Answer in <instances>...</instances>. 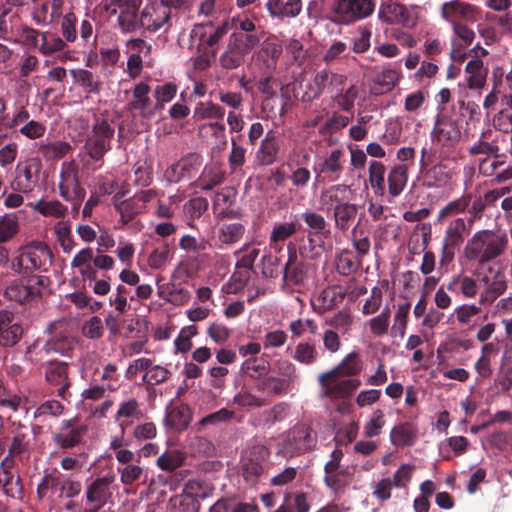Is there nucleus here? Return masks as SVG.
I'll use <instances>...</instances> for the list:
<instances>
[{
  "instance_id": "1",
  "label": "nucleus",
  "mask_w": 512,
  "mask_h": 512,
  "mask_svg": "<svg viewBox=\"0 0 512 512\" xmlns=\"http://www.w3.org/2000/svg\"><path fill=\"white\" fill-rule=\"evenodd\" d=\"M471 204V196L463 195L442 207L436 221L445 224L442 242L445 247H458L462 244L473 227V218L467 219L460 215L465 213Z\"/></svg>"
},
{
  "instance_id": "2",
  "label": "nucleus",
  "mask_w": 512,
  "mask_h": 512,
  "mask_svg": "<svg viewBox=\"0 0 512 512\" xmlns=\"http://www.w3.org/2000/svg\"><path fill=\"white\" fill-rule=\"evenodd\" d=\"M508 246V237L504 233L482 229L476 231L466 242L464 256L484 265L504 254Z\"/></svg>"
},
{
  "instance_id": "3",
  "label": "nucleus",
  "mask_w": 512,
  "mask_h": 512,
  "mask_svg": "<svg viewBox=\"0 0 512 512\" xmlns=\"http://www.w3.org/2000/svg\"><path fill=\"white\" fill-rule=\"evenodd\" d=\"M258 34L232 33L226 50L220 56V63L225 69H235L245 62L248 54L259 44Z\"/></svg>"
},
{
  "instance_id": "4",
  "label": "nucleus",
  "mask_w": 512,
  "mask_h": 512,
  "mask_svg": "<svg viewBox=\"0 0 512 512\" xmlns=\"http://www.w3.org/2000/svg\"><path fill=\"white\" fill-rule=\"evenodd\" d=\"M374 0H335L332 8L333 21L351 24L372 15Z\"/></svg>"
},
{
  "instance_id": "5",
  "label": "nucleus",
  "mask_w": 512,
  "mask_h": 512,
  "mask_svg": "<svg viewBox=\"0 0 512 512\" xmlns=\"http://www.w3.org/2000/svg\"><path fill=\"white\" fill-rule=\"evenodd\" d=\"M441 19L449 25L458 23L473 24L481 17V9L470 2L463 0H449L441 4Z\"/></svg>"
},
{
  "instance_id": "6",
  "label": "nucleus",
  "mask_w": 512,
  "mask_h": 512,
  "mask_svg": "<svg viewBox=\"0 0 512 512\" xmlns=\"http://www.w3.org/2000/svg\"><path fill=\"white\" fill-rule=\"evenodd\" d=\"M142 0H110L106 9L118 14L117 23L122 33H133L140 29V6Z\"/></svg>"
},
{
  "instance_id": "7",
  "label": "nucleus",
  "mask_w": 512,
  "mask_h": 512,
  "mask_svg": "<svg viewBox=\"0 0 512 512\" xmlns=\"http://www.w3.org/2000/svg\"><path fill=\"white\" fill-rule=\"evenodd\" d=\"M321 393L331 399L349 397L361 382L358 379L347 378L334 370L319 375Z\"/></svg>"
},
{
  "instance_id": "8",
  "label": "nucleus",
  "mask_w": 512,
  "mask_h": 512,
  "mask_svg": "<svg viewBox=\"0 0 512 512\" xmlns=\"http://www.w3.org/2000/svg\"><path fill=\"white\" fill-rule=\"evenodd\" d=\"M316 445V436L306 424L294 426L280 445L279 452L285 457L311 450Z\"/></svg>"
},
{
  "instance_id": "9",
  "label": "nucleus",
  "mask_w": 512,
  "mask_h": 512,
  "mask_svg": "<svg viewBox=\"0 0 512 512\" xmlns=\"http://www.w3.org/2000/svg\"><path fill=\"white\" fill-rule=\"evenodd\" d=\"M480 281L484 287L479 298L481 304H492L508 286L504 268L496 264L484 270Z\"/></svg>"
},
{
  "instance_id": "10",
  "label": "nucleus",
  "mask_w": 512,
  "mask_h": 512,
  "mask_svg": "<svg viewBox=\"0 0 512 512\" xmlns=\"http://www.w3.org/2000/svg\"><path fill=\"white\" fill-rule=\"evenodd\" d=\"M114 129L106 121L94 125L92 134L86 142V149L91 158L99 160L110 149Z\"/></svg>"
},
{
  "instance_id": "11",
  "label": "nucleus",
  "mask_w": 512,
  "mask_h": 512,
  "mask_svg": "<svg viewBox=\"0 0 512 512\" xmlns=\"http://www.w3.org/2000/svg\"><path fill=\"white\" fill-rule=\"evenodd\" d=\"M302 219L307 225V239L312 248L324 246L325 240L330 237L331 231L325 218L316 212L305 211Z\"/></svg>"
},
{
  "instance_id": "12",
  "label": "nucleus",
  "mask_w": 512,
  "mask_h": 512,
  "mask_svg": "<svg viewBox=\"0 0 512 512\" xmlns=\"http://www.w3.org/2000/svg\"><path fill=\"white\" fill-rule=\"evenodd\" d=\"M49 338L44 345L46 353L67 355L74 346V340L69 336L63 322H55L48 327Z\"/></svg>"
},
{
  "instance_id": "13",
  "label": "nucleus",
  "mask_w": 512,
  "mask_h": 512,
  "mask_svg": "<svg viewBox=\"0 0 512 512\" xmlns=\"http://www.w3.org/2000/svg\"><path fill=\"white\" fill-rule=\"evenodd\" d=\"M58 187L59 194L65 201L83 200L85 197V190L80 186L71 163H63Z\"/></svg>"
},
{
  "instance_id": "14",
  "label": "nucleus",
  "mask_w": 512,
  "mask_h": 512,
  "mask_svg": "<svg viewBox=\"0 0 512 512\" xmlns=\"http://www.w3.org/2000/svg\"><path fill=\"white\" fill-rule=\"evenodd\" d=\"M201 166V158L197 154H189L173 163L165 171V178L171 183H177L196 174Z\"/></svg>"
},
{
  "instance_id": "15",
  "label": "nucleus",
  "mask_w": 512,
  "mask_h": 512,
  "mask_svg": "<svg viewBox=\"0 0 512 512\" xmlns=\"http://www.w3.org/2000/svg\"><path fill=\"white\" fill-rule=\"evenodd\" d=\"M115 481L113 474H107L96 478L86 487L87 502L104 506L107 501L112 497V485Z\"/></svg>"
},
{
  "instance_id": "16",
  "label": "nucleus",
  "mask_w": 512,
  "mask_h": 512,
  "mask_svg": "<svg viewBox=\"0 0 512 512\" xmlns=\"http://www.w3.org/2000/svg\"><path fill=\"white\" fill-rule=\"evenodd\" d=\"M50 251L46 246L35 249H22L14 259L13 266L20 271H32L42 268L46 259L50 258Z\"/></svg>"
},
{
  "instance_id": "17",
  "label": "nucleus",
  "mask_w": 512,
  "mask_h": 512,
  "mask_svg": "<svg viewBox=\"0 0 512 512\" xmlns=\"http://www.w3.org/2000/svg\"><path fill=\"white\" fill-rule=\"evenodd\" d=\"M170 16V9L165 5H146L140 12V28L156 32L168 22Z\"/></svg>"
},
{
  "instance_id": "18",
  "label": "nucleus",
  "mask_w": 512,
  "mask_h": 512,
  "mask_svg": "<svg viewBox=\"0 0 512 512\" xmlns=\"http://www.w3.org/2000/svg\"><path fill=\"white\" fill-rule=\"evenodd\" d=\"M149 94L150 86L145 82H139L135 85L132 91V99L129 102V108L138 111L144 119L153 117L156 111Z\"/></svg>"
},
{
  "instance_id": "19",
  "label": "nucleus",
  "mask_w": 512,
  "mask_h": 512,
  "mask_svg": "<svg viewBox=\"0 0 512 512\" xmlns=\"http://www.w3.org/2000/svg\"><path fill=\"white\" fill-rule=\"evenodd\" d=\"M23 334L22 326L14 321L9 311L0 312V346L12 347L17 344Z\"/></svg>"
},
{
  "instance_id": "20",
  "label": "nucleus",
  "mask_w": 512,
  "mask_h": 512,
  "mask_svg": "<svg viewBox=\"0 0 512 512\" xmlns=\"http://www.w3.org/2000/svg\"><path fill=\"white\" fill-rule=\"evenodd\" d=\"M85 432L86 428L76 420H65L60 431L54 435V441L62 448H72L81 442Z\"/></svg>"
},
{
  "instance_id": "21",
  "label": "nucleus",
  "mask_w": 512,
  "mask_h": 512,
  "mask_svg": "<svg viewBox=\"0 0 512 512\" xmlns=\"http://www.w3.org/2000/svg\"><path fill=\"white\" fill-rule=\"evenodd\" d=\"M70 266L83 280L96 281L97 270H95L94 251L91 247H84L73 257Z\"/></svg>"
},
{
  "instance_id": "22",
  "label": "nucleus",
  "mask_w": 512,
  "mask_h": 512,
  "mask_svg": "<svg viewBox=\"0 0 512 512\" xmlns=\"http://www.w3.org/2000/svg\"><path fill=\"white\" fill-rule=\"evenodd\" d=\"M282 50L281 44L274 40L267 39L262 43L261 48L254 53L253 60L260 68L273 70L282 54Z\"/></svg>"
},
{
  "instance_id": "23",
  "label": "nucleus",
  "mask_w": 512,
  "mask_h": 512,
  "mask_svg": "<svg viewBox=\"0 0 512 512\" xmlns=\"http://www.w3.org/2000/svg\"><path fill=\"white\" fill-rule=\"evenodd\" d=\"M66 42L52 32H43L38 51L44 56L58 55L59 60L70 59L69 52H65Z\"/></svg>"
},
{
  "instance_id": "24",
  "label": "nucleus",
  "mask_w": 512,
  "mask_h": 512,
  "mask_svg": "<svg viewBox=\"0 0 512 512\" xmlns=\"http://www.w3.org/2000/svg\"><path fill=\"white\" fill-rule=\"evenodd\" d=\"M228 32V23L213 28L211 24L195 25L191 31L192 38H199L201 42H205L208 46L216 45L224 35Z\"/></svg>"
},
{
  "instance_id": "25",
  "label": "nucleus",
  "mask_w": 512,
  "mask_h": 512,
  "mask_svg": "<svg viewBox=\"0 0 512 512\" xmlns=\"http://www.w3.org/2000/svg\"><path fill=\"white\" fill-rule=\"evenodd\" d=\"M401 79V72L392 65L383 67L380 73L374 79L375 94H384L390 92L398 84Z\"/></svg>"
},
{
  "instance_id": "26",
  "label": "nucleus",
  "mask_w": 512,
  "mask_h": 512,
  "mask_svg": "<svg viewBox=\"0 0 512 512\" xmlns=\"http://www.w3.org/2000/svg\"><path fill=\"white\" fill-rule=\"evenodd\" d=\"M467 86L470 89H481L485 86L488 68L481 59L470 60L465 67Z\"/></svg>"
},
{
  "instance_id": "27",
  "label": "nucleus",
  "mask_w": 512,
  "mask_h": 512,
  "mask_svg": "<svg viewBox=\"0 0 512 512\" xmlns=\"http://www.w3.org/2000/svg\"><path fill=\"white\" fill-rule=\"evenodd\" d=\"M267 9L272 17L294 18L302 11V1L286 0V2H280L279 0H270L267 3Z\"/></svg>"
},
{
  "instance_id": "28",
  "label": "nucleus",
  "mask_w": 512,
  "mask_h": 512,
  "mask_svg": "<svg viewBox=\"0 0 512 512\" xmlns=\"http://www.w3.org/2000/svg\"><path fill=\"white\" fill-rule=\"evenodd\" d=\"M29 207L37 211L44 217H53L60 220H64V218L68 214V208L64 204H62L59 200H45L40 199L36 202L29 203Z\"/></svg>"
},
{
  "instance_id": "29",
  "label": "nucleus",
  "mask_w": 512,
  "mask_h": 512,
  "mask_svg": "<svg viewBox=\"0 0 512 512\" xmlns=\"http://www.w3.org/2000/svg\"><path fill=\"white\" fill-rule=\"evenodd\" d=\"M344 152L341 149L331 151L319 166V173L332 176L337 180L344 168Z\"/></svg>"
},
{
  "instance_id": "30",
  "label": "nucleus",
  "mask_w": 512,
  "mask_h": 512,
  "mask_svg": "<svg viewBox=\"0 0 512 512\" xmlns=\"http://www.w3.org/2000/svg\"><path fill=\"white\" fill-rule=\"evenodd\" d=\"M52 232L64 253L68 254L74 249L75 241L70 220L57 221L52 227Z\"/></svg>"
},
{
  "instance_id": "31",
  "label": "nucleus",
  "mask_w": 512,
  "mask_h": 512,
  "mask_svg": "<svg viewBox=\"0 0 512 512\" xmlns=\"http://www.w3.org/2000/svg\"><path fill=\"white\" fill-rule=\"evenodd\" d=\"M46 380L53 385L60 386L58 393L64 397V393L69 386L67 382V365L63 362L50 363L45 372Z\"/></svg>"
},
{
  "instance_id": "32",
  "label": "nucleus",
  "mask_w": 512,
  "mask_h": 512,
  "mask_svg": "<svg viewBox=\"0 0 512 512\" xmlns=\"http://www.w3.org/2000/svg\"><path fill=\"white\" fill-rule=\"evenodd\" d=\"M388 189L392 197L399 196L408 181V166L406 164H400L394 166L388 174Z\"/></svg>"
},
{
  "instance_id": "33",
  "label": "nucleus",
  "mask_w": 512,
  "mask_h": 512,
  "mask_svg": "<svg viewBox=\"0 0 512 512\" xmlns=\"http://www.w3.org/2000/svg\"><path fill=\"white\" fill-rule=\"evenodd\" d=\"M350 188L344 184H336L323 190L320 195V202L324 206L349 203Z\"/></svg>"
},
{
  "instance_id": "34",
  "label": "nucleus",
  "mask_w": 512,
  "mask_h": 512,
  "mask_svg": "<svg viewBox=\"0 0 512 512\" xmlns=\"http://www.w3.org/2000/svg\"><path fill=\"white\" fill-rule=\"evenodd\" d=\"M191 411L188 406L172 407L166 414L165 424L170 428L181 431L188 427L191 421Z\"/></svg>"
},
{
  "instance_id": "35",
  "label": "nucleus",
  "mask_w": 512,
  "mask_h": 512,
  "mask_svg": "<svg viewBox=\"0 0 512 512\" xmlns=\"http://www.w3.org/2000/svg\"><path fill=\"white\" fill-rule=\"evenodd\" d=\"M416 438L417 429L413 424L408 422L394 426L390 432V440L392 444L397 446L412 445Z\"/></svg>"
},
{
  "instance_id": "36",
  "label": "nucleus",
  "mask_w": 512,
  "mask_h": 512,
  "mask_svg": "<svg viewBox=\"0 0 512 512\" xmlns=\"http://www.w3.org/2000/svg\"><path fill=\"white\" fill-rule=\"evenodd\" d=\"M434 135L437 141L443 144H452L459 140L461 132L454 121L444 119L437 122L434 128Z\"/></svg>"
},
{
  "instance_id": "37",
  "label": "nucleus",
  "mask_w": 512,
  "mask_h": 512,
  "mask_svg": "<svg viewBox=\"0 0 512 512\" xmlns=\"http://www.w3.org/2000/svg\"><path fill=\"white\" fill-rule=\"evenodd\" d=\"M357 215V207L351 203L338 204L334 208V222L336 229L347 231Z\"/></svg>"
},
{
  "instance_id": "38",
  "label": "nucleus",
  "mask_w": 512,
  "mask_h": 512,
  "mask_svg": "<svg viewBox=\"0 0 512 512\" xmlns=\"http://www.w3.org/2000/svg\"><path fill=\"white\" fill-rule=\"evenodd\" d=\"M38 182V165L30 161L19 168L17 185L22 192H29Z\"/></svg>"
},
{
  "instance_id": "39",
  "label": "nucleus",
  "mask_w": 512,
  "mask_h": 512,
  "mask_svg": "<svg viewBox=\"0 0 512 512\" xmlns=\"http://www.w3.org/2000/svg\"><path fill=\"white\" fill-rule=\"evenodd\" d=\"M385 173L386 167L382 162L374 160L369 163L368 180L376 195L383 196L385 193Z\"/></svg>"
},
{
  "instance_id": "40",
  "label": "nucleus",
  "mask_w": 512,
  "mask_h": 512,
  "mask_svg": "<svg viewBox=\"0 0 512 512\" xmlns=\"http://www.w3.org/2000/svg\"><path fill=\"white\" fill-rule=\"evenodd\" d=\"M390 327V310L385 308L379 315L366 323V328L373 337H383L388 334Z\"/></svg>"
},
{
  "instance_id": "41",
  "label": "nucleus",
  "mask_w": 512,
  "mask_h": 512,
  "mask_svg": "<svg viewBox=\"0 0 512 512\" xmlns=\"http://www.w3.org/2000/svg\"><path fill=\"white\" fill-rule=\"evenodd\" d=\"M115 209L120 214V222L127 225L134 217L144 211L143 202L137 201L136 198L115 204Z\"/></svg>"
},
{
  "instance_id": "42",
  "label": "nucleus",
  "mask_w": 512,
  "mask_h": 512,
  "mask_svg": "<svg viewBox=\"0 0 512 512\" xmlns=\"http://www.w3.org/2000/svg\"><path fill=\"white\" fill-rule=\"evenodd\" d=\"M269 362L262 358H249L241 365V372L253 379H260L269 372Z\"/></svg>"
},
{
  "instance_id": "43",
  "label": "nucleus",
  "mask_w": 512,
  "mask_h": 512,
  "mask_svg": "<svg viewBox=\"0 0 512 512\" xmlns=\"http://www.w3.org/2000/svg\"><path fill=\"white\" fill-rule=\"evenodd\" d=\"M19 232V218L15 213L0 216V243L10 241Z\"/></svg>"
},
{
  "instance_id": "44",
  "label": "nucleus",
  "mask_w": 512,
  "mask_h": 512,
  "mask_svg": "<svg viewBox=\"0 0 512 512\" xmlns=\"http://www.w3.org/2000/svg\"><path fill=\"white\" fill-rule=\"evenodd\" d=\"M245 232V228L241 223L222 224L217 232L218 240L226 245L238 242Z\"/></svg>"
},
{
  "instance_id": "45",
  "label": "nucleus",
  "mask_w": 512,
  "mask_h": 512,
  "mask_svg": "<svg viewBox=\"0 0 512 512\" xmlns=\"http://www.w3.org/2000/svg\"><path fill=\"white\" fill-rule=\"evenodd\" d=\"M452 176V171L444 164H438L430 168L425 175V184L428 187L443 186Z\"/></svg>"
},
{
  "instance_id": "46",
  "label": "nucleus",
  "mask_w": 512,
  "mask_h": 512,
  "mask_svg": "<svg viewBox=\"0 0 512 512\" xmlns=\"http://www.w3.org/2000/svg\"><path fill=\"white\" fill-rule=\"evenodd\" d=\"M36 294L35 289L26 285L23 281H14L5 289V296L16 302H24Z\"/></svg>"
},
{
  "instance_id": "47",
  "label": "nucleus",
  "mask_w": 512,
  "mask_h": 512,
  "mask_svg": "<svg viewBox=\"0 0 512 512\" xmlns=\"http://www.w3.org/2000/svg\"><path fill=\"white\" fill-rule=\"evenodd\" d=\"M224 115V108L211 101L200 102L194 109V118L197 120L222 119Z\"/></svg>"
},
{
  "instance_id": "48",
  "label": "nucleus",
  "mask_w": 512,
  "mask_h": 512,
  "mask_svg": "<svg viewBox=\"0 0 512 512\" xmlns=\"http://www.w3.org/2000/svg\"><path fill=\"white\" fill-rule=\"evenodd\" d=\"M42 156L47 161L58 160L63 158L71 150L69 143L64 141H55L46 144H41L39 147Z\"/></svg>"
},
{
  "instance_id": "49",
  "label": "nucleus",
  "mask_w": 512,
  "mask_h": 512,
  "mask_svg": "<svg viewBox=\"0 0 512 512\" xmlns=\"http://www.w3.org/2000/svg\"><path fill=\"white\" fill-rule=\"evenodd\" d=\"M386 424L385 414L381 409H375L363 426V433L367 438H373L381 434Z\"/></svg>"
},
{
  "instance_id": "50",
  "label": "nucleus",
  "mask_w": 512,
  "mask_h": 512,
  "mask_svg": "<svg viewBox=\"0 0 512 512\" xmlns=\"http://www.w3.org/2000/svg\"><path fill=\"white\" fill-rule=\"evenodd\" d=\"M298 229V224L294 221L292 222H276L273 225L271 234H270V243L278 244L282 243L291 236H293Z\"/></svg>"
},
{
  "instance_id": "51",
  "label": "nucleus",
  "mask_w": 512,
  "mask_h": 512,
  "mask_svg": "<svg viewBox=\"0 0 512 512\" xmlns=\"http://www.w3.org/2000/svg\"><path fill=\"white\" fill-rule=\"evenodd\" d=\"M361 369L362 366L358 359V353L351 352L333 370L348 378L349 376L359 374Z\"/></svg>"
},
{
  "instance_id": "52",
  "label": "nucleus",
  "mask_w": 512,
  "mask_h": 512,
  "mask_svg": "<svg viewBox=\"0 0 512 512\" xmlns=\"http://www.w3.org/2000/svg\"><path fill=\"white\" fill-rule=\"evenodd\" d=\"M410 308V303L399 304L394 314L391 331L393 334L399 335L401 338H403L406 333Z\"/></svg>"
},
{
  "instance_id": "53",
  "label": "nucleus",
  "mask_w": 512,
  "mask_h": 512,
  "mask_svg": "<svg viewBox=\"0 0 512 512\" xmlns=\"http://www.w3.org/2000/svg\"><path fill=\"white\" fill-rule=\"evenodd\" d=\"M71 75L74 82L84 87L88 92H98L100 90V82L91 71L73 69Z\"/></svg>"
},
{
  "instance_id": "54",
  "label": "nucleus",
  "mask_w": 512,
  "mask_h": 512,
  "mask_svg": "<svg viewBox=\"0 0 512 512\" xmlns=\"http://www.w3.org/2000/svg\"><path fill=\"white\" fill-rule=\"evenodd\" d=\"M172 259V253L169 245L159 246L149 254L147 262L151 269H163Z\"/></svg>"
},
{
  "instance_id": "55",
  "label": "nucleus",
  "mask_w": 512,
  "mask_h": 512,
  "mask_svg": "<svg viewBox=\"0 0 512 512\" xmlns=\"http://www.w3.org/2000/svg\"><path fill=\"white\" fill-rule=\"evenodd\" d=\"M177 90V85L172 82H167L163 85H158L154 90L156 110L163 109L166 103L171 102L173 98L176 96Z\"/></svg>"
},
{
  "instance_id": "56",
  "label": "nucleus",
  "mask_w": 512,
  "mask_h": 512,
  "mask_svg": "<svg viewBox=\"0 0 512 512\" xmlns=\"http://www.w3.org/2000/svg\"><path fill=\"white\" fill-rule=\"evenodd\" d=\"M223 180L220 169L216 166H206L198 180V186L202 190H210Z\"/></svg>"
},
{
  "instance_id": "57",
  "label": "nucleus",
  "mask_w": 512,
  "mask_h": 512,
  "mask_svg": "<svg viewBox=\"0 0 512 512\" xmlns=\"http://www.w3.org/2000/svg\"><path fill=\"white\" fill-rule=\"evenodd\" d=\"M184 462V455L179 450H170L163 453L157 459V466L164 471H173Z\"/></svg>"
},
{
  "instance_id": "58",
  "label": "nucleus",
  "mask_w": 512,
  "mask_h": 512,
  "mask_svg": "<svg viewBox=\"0 0 512 512\" xmlns=\"http://www.w3.org/2000/svg\"><path fill=\"white\" fill-rule=\"evenodd\" d=\"M329 70L323 69L316 73L312 82L308 85L306 95L309 99L320 96L328 90Z\"/></svg>"
},
{
  "instance_id": "59",
  "label": "nucleus",
  "mask_w": 512,
  "mask_h": 512,
  "mask_svg": "<svg viewBox=\"0 0 512 512\" xmlns=\"http://www.w3.org/2000/svg\"><path fill=\"white\" fill-rule=\"evenodd\" d=\"M318 351L313 344L300 342L296 345L293 358L302 364H312L318 358Z\"/></svg>"
},
{
  "instance_id": "60",
  "label": "nucleus",
  "mask_w": 512,
  "mask_h": 512,
  "mask_svg": "<svg viewBox=\"0 0 512 512\" xmlns=\"http://www.w3.org/2000/svg\"><path fill=\"white\" fill-rule=\"evenodd\" d=\"M117 472L120 475V482L124 486H130L140 480L144 474V469L139 465L129 464L117 467Z\"/></svg>"
},
{
  "instance_id": "61",
  "label": "nucleus",
  "mask_w": 512,
  "mask_h": 512,
  "mask_svg": "<svg viewBox=\"0 0 512 512\" xmlns=\"http://www.w3.org/2000/svg\"><path fill=\"white\" fill-rule=\"evenodd\" d=\"M141 417L142 411L140 409L139 402L134 398H130L121 402L115 415L116 420H120L121 418H131L138 420Z\"/></svg>"
},
{
  "instance_id": "62",
  "label": "nucleus",
  "mask_w": 512,
  "mask_h": 512,
  "mask_svg": "<svg viewBox=\"0 0 512 512\" xmlns=\"http://www.w3.org/2000/svg\"><path fill=\"white\" fill-rule=\"evenodd\" d=\"M353 322L354 318L349 310H341L327 321L332 328L341 331L342 334L349 332Z\"/></svg>"
},
{
  "instance_id": "63",
  "label": "nucleus",
  "mask_w": 512,
  "mask_h": 512,
  "mask_svg": "<svg viewBox=\"0 0 512 512\" xmlns=\"http://www.w3.org/2000/svg\"><path fill=\"white\" fill-rule=\"evenodd\" d=\"M493 127L501 132H512V108L506 106L492 118Z\"/></svg>"
},
{
  "instance_id": "64",
  "label": "nucleus",
  "mask_w": 512,
  "mask_h": 512,
  "mask_svg": "<svg viewBox=\"0 0 512 512\" xmlns=\"http://www.w3.org/2000/svg\"><path fill=\"white\" fill-rule=\"evenodd\" d=\"M171 503L175 512H197L199 508L198 501L189 494L176 496Z\"/></svg>"
}]
</instances>
